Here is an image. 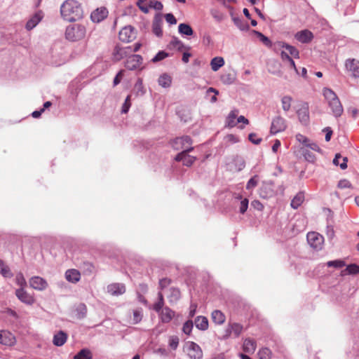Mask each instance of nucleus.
Instances as JSON below:
<instances>
[{
	"mask_svg": "<svg viewBox=\"0 0 359 359\" xmlns=\"http://www.w3.org/2000/svg\"><path fill=\"white\" fill-rule=\"evenodd\" d=\"M178 31L181 34H184L186 36H191L194 33L191 26L185 23L180 24L178 27Z\"/></svg>",
	"mask_w": 359,
	"mask_h": 359,
	"instance_id": "40",
	"label": "nucleus"
},
{
	"mask_svg": "<svg viewBox=\"0 0 359 359\" xmlns=\"http://www.w3.org/2000/svg\"><path fill=\"white\" fill-rule=\"evenodd\" d=\"M195 326L200 330H206L208 328V320L206 317L198 316L195 319Z\"/></svg>",
	"mask_w": 359,
	"mask_h": 359,
	"instance_id": "32",
	"label": "nucleus"
},
{
	"mask_svg": "<svg viewBox=\"0 0 359 359\" xmlns=\"http://www.w3.org/2000/svg\"><path fill=\"white\" fill-rule=\"evenodd\" d=\"M134 93L136 96H142L145 93L142 79L139 78L134 86Z\"/></svg>",
	"mask_w": 359,
	"mask_h": 359,
	"instance_id": "37",
	"label": "nucleus"
},
{
	"mask_svg": "<svg viewBox=\"0 0 359 359\" xmlns=\"http://www.w3.org/2000/svg\"><path fill=\"white\" fill-rule=\"evenodd\" d=\"M232 20L235 24V25L241 30V31H248L250 29V26L247 22H244L242 19L238 17H233Z\"/></svg>",
	"mask_w": 359,
	"mask_h": 359,
	"instance_id": "33",
	"label": "nucleus"
},
{
	"mask_svg": "<svg viewBox=\"0 0 359 359\" xmlns=\"http://www.w3.org/2000/svg\"><path fill=\"white\" fill-rule=\"evenodd\" d=\"M258 182H259V177H258V175H255V176L251 177L247 182L246 189L247 190L253 189L255 187L257 186Z\"/></svg>",
	"mask_w": 359,
	"mask_h": 359,
	"instance_id": "48",
	"label": "nucleus"
},
{
	"mask_svg": "<svg viewBox=\"0 0 359 359\" xmlns=\"http://www.w3.org/2000/svg\"><path fill=\"white\" fill-rule=\"evenodd\" d=\"M149 8H151L156 11H161L163 6L161 1L156 0H151L149 2Z\"/></svg>",
	"mask_w": 359,
	"mask_h": 359,
	"instance_id": "56",
	"label": "nucleus"
},
{
	"mask_svg": "<svg viewBox=\"0 0 359 359\" xmlns=\"http://www.w3.org/2000/svg\"><path fill=\"white\" fill-rule=\"evenodd\" d=\"M297 114L299 122L304 125L307 126L310 121L309 107L307 102H302L299 109L297 110Z\"/></svg>",
	"mask_w": 359,
	"mask_h": 359,
	"instance_id": "7",
	"label": "nucleus"
},
{
	"mask_svg": "<svg viewBox=\"0 0 359 359\" xmlns=\"http://www.w3.org/2000/svg\"><path fill=\"white\" fill-rule=\"evenodd\" d=\"M15 343V338L9 331H0V344L6 346H12Z\"/></svg>",
	"mask_w": 359,
	"mask_h": 359,
	"instance_id": "16",
	"label": "nucleus"
},
{
	"mask_svg": "<svg viewBox=\"0 0 359 359\" xmlns=\"http://www.w3.org/2000/svg\"><path fill=\"white\" fill-rule=\"evenodd\" d=\"M124 72H125V71L123 69L120 70L118 72V74H116V76L114 79V81H113L114 86H116V85H118L121 82V79L123 76Z\"/></svg>",
	"mask_w": 359,
	"mask_h": 359,
	"instance_id": "62",
	"label": "nucleus"
},
{
	"mask_svg": "<svg viewBox=\"0 0 359 359\" xmlns=\"http://www.w3.org/2000/svg\"><path fill=\"white\" fill-rule=\"evenodd\" d=\"M286 128V122L285 120L280 116H276L271 122V133L275 135L278 133L284 131Z\"/></svg>",
	"mask_w": 359,
	"mask_h": 359,
	"instance_id": "9",
	"label": "nucleus"
},
{
	"mask_svg": "<svg viewBox=\"0 0 359 359\" xmlns=\"http://www.w3.org/2000/svg\"><path fill=\"white\" fill-rule=\"evenodd\" d=\"M326 265H327L328 267L340 269L345 266V262L343 260L337 259L334 261H328Z\"/></svg>",
	"mask_w": 359,
	"mask_h": 359,
	"instance_id": "51",
	"label": "nucleus"
},
{
	"mask_svg": "<svg viewBox=\"0 0 359 359\" xmlns=\"http://www.w3.org/2000/svg\"><path fill=\"white\" fill-rule=\"evenodd\" d=\"M17 283L18 285L20 286V288H24L25 287L26 282L22 273L17 276Z\"/></svg>",
	"mask_w": 359,
	"mask_h": 359,
	"instance_id": "63",
	"label": "nucleus"
},
{
	"mask_svg": "<svg viewBox=\"0 0 359 359\" xmlns=\"http://www.w3.org/2000/svg\"><path fill=\"white\" fill-rule=\"evenodd\" d=\"M252 32L259 38V39L267 47H272L273 44L271 41L260 32L253 30Z\"/></svg>",
	"mask_w": 359,
	"mask_h": 359,
	"instance_id": "41",
	"label": "nucleus"
},
{
	"mask_svg": "<svg viewBox=\"0 0 359 359\" xmlns=\"http://www.w3.org/2000/svg\"><path fill=\"white\" fill-rule=\"evenodd\" d=\"M86 28L81 24H72L67 27L65 31V37L71 41H76L84 38L86 35Z\"/></svg>",
	"mask_w": 359,
	"mask_h": 359,
	"instance_id": "3",
	"label": "nucleus"
},
{
	"mask_svg": "<svg viewBox=\"0 0 359 359\" xmlns=\"http://www.w3.org/2000/svg\"><path fill=\"white\" fill-rule=\"evenodd\" d=\"M224 65V60L222 57H215L212 59L210 66L214 72L217 71L220 67Z\"/></svg>",
	"mask_w": 359,
	"mask_h": 359,
	"instance_id": "34",
	"label": "nucleus"
},
{
	"mask_svg": "<svg viewBox=\"0 0 359 359\" xmlns=\"http://www.w3.org/2000/svg\"><path fill=\"white\" fill-rule=\"evenodd\" d=\"M189 152V151H181L175 157V160L179 162L182 161L183 165L185 166H191L196 160V157L189 155L188 154Z\"/></svg>",
	"mask_w": 359,
	"mask_h": 359,
	"instance_id": "12",
	"label": "nucleus"
},
{
	"mask_svg": "<svg viewBox=\"0 0 359 359\" xmlns=\"http://www.w3.org/2000/svg\"><path fill=\"white\" fill-rule=\"evenodd\" d=\"M184 351L189 359H203V351L200 346L194 341L186 342Z\"/></svg>",
	"mask_w": 359,
	"mask_h": 359,
	"instance_id": "5",
	"label": "nucleus"
},
{
	"mask_svg": "<svg viewBox=\"0 0 359 359\" xmlns=\"http://www.w3.org/2000/svg\"><path fill=\"white\" fill-rule=\"evenodd\" d=\"M344 272L351 274V275H356L359 273V266L355 264H348L346 266V269H344Z\"/></svg>",
	"mask_w": 359,
	"mask_h": 359,
	"instance_id": "47",
	"label": "nucleus"
},
{
	"mask_svg": "<svg viewBox=\"0 0 359 359\" xmlns=\"http://www.w3.org/2000/svg\"><path fill=\"white\" fill-rule=\"evenodd\" d=\"M239 111L236 109H234L230 111L226 120V123L228 127L233 128L236 126L237 123L235 121V119Z\"/></svg>",
	"mask_w": 359,
	"mask_h": 359,
	"instance_id": "29",
	"label": "nucleus"
},
{
	"mask_svg": "<svg viewBox=\"0 0 359 359\" xmlns=\"http://www.w3.org/2000/svg\"><path fill=\"white\" fill-rule=\"evenodd\" d=\"M212 93H214V95L211 96V97L210 98V101L212 103H215L217 100V95L219 94V91L215 88L210 87L206 91V96H209L210 94Z\"/></svg>",
	"mask_w": 359,
	"mask_h": 359,
	"instance_id": "53",
	"label": "nucleus"
},
{
	"mask_svg": "<svg viewBox=\"0 0 359 359\" xmlns=\"http://www.w3.org/2000/svg\"><path fill=\"white\" fill-rule=\"evenodd\" d=\"M81 274L76 269H68L65 272V278L67 281L76 283L80 280Z\"/></svg>",
	"mask_w": 359,
	"mask_h": 359,
	"instance_id": "21",
	"label": "nucleus"
},
{
	"mask_svg": "<svg viewBox=\"0 0 359 359\" xmlns=\"http://www.w3.org/2000/svg\"><path fill=\"white\" fill-rule=\"evenodd\" d=\"M307 242L311 248L318 249L323 243V237L317 232H308Z\"/></svg>",
	"mask_w": 359,
	"mask_h": 359,
	"instance_id": "11",
	"label": "nucleus"
},
{
	"mask_svg": "<svg viewBox=\"0 0 359 359\" xmlns=\"http://www.w3.org/2000/svg\"><path fill=\"white\" fill-rule=\"evenodd\" d=\"M233 163L238 172L243 170L245 167V162L242 157L236 156L233 159Z\"/></svg>",
	"mask_w": 359,
	"mask_h": 359,
	"instance_id": "46",
	"label": "nucleus"
},
{
	"mask_svg": "<svg viewBox=\"0 0 359 359\" xmlns=\"http://www.w3.org/2000/svg\"><path fill=\"white\" fill-rule=\"evenodd\" d=\"M76 313H77V318L81 319L85 317L87 313V307H86L85 304H80L76 308Z\"/></svg>",
	"mask_w": 359,
	"mask_h": 359,
	"instance_id": "50",
	"label": "nucleus"
},
{
	"mask_svg": "<svg viewBox=\"0 0 359 359\" xmlns=\"http://www.w3.org/2000/svg\"><path fill=\"white\" fill-rule=\"evenodd\" d=\"M15 295H17L18 300L27 305L34 304V296L26 292L24 288H20L15 290Z\"/></svg>",
	"mask_w": 359,
	"mask_h": 359,
	"instance_id": "13",
	"label": "nucleus"
},
{
	"mask_svg": "<svg viewBox=\"0 0 359 359\" xmlns=\"http://www.w3.org/2000/svg\"><path fill=\"white\" fill-rule=\"evenodd\" d=\"M292 102V98L289 95H285L281 98L282 108L284 111L287 112L290 109Z\"/></svg>",
	"mask_w": 359,
	"mask_h": 359,
	"instance_id": "42",
	"label": "nucleus"
},
{
	"mask_svg": "<svg viewBox=\"0 0 359 359\" xmlns=\"http://www.w3.org/2000/svg\"><path fill=\"white\" fill-rule=\"evenodd\" d=\"M164 304L165 301H163V293L160 292L158 293V302L154 304L153 309L155 310L156 312L159 313V311L163 309Z\"/></svg>",
	"mask_w": 359,
	"mask_h": 359,
	"instance_id": "43",
	"label": "nucleus"
},
{
	"mask_svg": "<svg viewBox=\"0 0 359 359\" xmlns=\"http://www.w3.org/2000/svg\"><path fill=\"white\" fill-rule=\"evenodd\" d=\"M257 355H259V359H271V351L268 348L264 347L259 349V352H257Z\"/></svg>",
	"mask_w": 359,
	"mask_h": 359,
	"instance_id": "45",
	"label": "nucleus"
},
{
	"mask_svg": "<svg viewBox=\"0 0 359 359\" xmlns=\"http://www.w3.org/2000/svg\"><path fill=\"white\" fill-rule=\"evenodd\" d=\"M305 196L304 191L298 192L292 199L290 206L292 208L297 210L304 201Z\"/></svg>",
	"mask_w": 359,
	"mask_h": 359,
	"instance_id": "25",
	"label": "nucleus"
},
{
	"mask_svg": "<svg viewBox=\"0 0 359 359\" xmlns=\"http://www.w3.org/2000/svg\"><path fill=\"white\" fill-rule=\"evenodd\" d=\"M160 318L163 323H168L175 316V312L168 307H164L160 311Z\"/></svg>",
	"mask_w": 359,
	"mask_h": 359,
	"instance_id": "22",
	"label": "nucleus"
},
{
	"mask_svg": "<svg viewBox=\"0 0 359 359\" xmlns=\"http://www.w3.org/2000/svg\"><path fill=\"white\" fill-rule=\"evenodd\" d=\"M119 39L125 43H128L135 38L134 28L130 26L124 27L118 33Z\"/></svg>",
	"mask_w": 359,
	"mask_h": 359,
	"instance_id": "8",
	"label": "nucleus"
},
{
	"mask_svg": "<svg viewBox=\"0 0 359 359\" xmlns=\"http://www.w3.org/2000/svg\"><path fill=\"white\" fill-rule=\"evenodd\" d=\"M165 18L166 22L170 25H175L177 23V20L172 13H167L165 15Z\"/></svg>",
	"mask_w": 359,
	"mask_h": 359,
	"instance_id": "60",
	"label": "nucleus"
},
{
	"mask_svg": "<svg viewBox=\"0 0 359 359\" xmlns=\"http://www.w3.org/2000/svg\"><path fill=\"white\" fill-rule=\"evenodd\" d=\"M351 186V184L347 180H341L338 183V187L341 189L349 188Z\"/></svg>",
	"mask_w": 359,
	"mask_h": 359,
	"instance_id": "64",
	"label": "nucleus"
},
{
	"mask_svg": "<svg viewBox=\"0 0 359 359\" xmlns=\"http://www.w3.org/2000/svg\"><path fill=\"white\" fill-rule=\"evenodd\" d=\"M29 287L35 290L44 291L48 288V282L40 276H34L29 279Z\"/></svg>",
	"mask_w": 359,
	"mask_h": 359,
	"instance_id": "10",
	"label": "nucleus"
},
{
	"mask_svg": "<svg viewBox=\"0 0 359 359\" xmlns=\"http://www.w3.org/2000/svg\"><path fill=\"white\" fill-rule=\"evenodd\" d=\"M170 44L179 50H182L184 47L183 43L177 37L172 38Z\"/></svg>",
	"mask_w": 359,
	"mask_h": 359,
	"instance_id": "54",
	"label": "nucleus"
},
{
	"mask_svg": "<svg viewBox=\"0 0 359 359\" xmlns=\"http://www.w3.org/2000/svg\"><path fill=\"white\" fill-rule=\"evenodd\" d=\"M143 318V311L142 308L133 309L132 316L130 317V323L137 325L140 323Z\"/></svg>",
	"mask_w": 359,
	"mask_h": 359,
	"instance_id": "23",
	"label": "nucleus"
},
{
	"mask_svg": "<svg viewBox=\"0 0 359 359\" xmlns=\"http://www.w3.org/2000/svg\"><path fill=\"white\" fill-rule=\"evenodd\" d=\"M108 13L105 7L98 8L91 13L90 18L93 22L99 23L107 17Z\"/></svg>",
	"mask_w": 359,
	"mask_h": 359,
	"instance_id": "15",
	"label": "nucleus"
},
{
	"mask_svg": "<svg viewBox=\"0 0 359 359\" xmlns=\"http://www.w3.org/2000/svg\"><path fill=\"white\" fill-rule=\"evenodd\" d=\"M294 38L302 43H308L313 39V34L311 31L304 29L297 32L294 35Z\"/></svg>",
	"mask_w": 359,
	"mask_h": 359,
	"instance_id": "18",
	"label": "nucleus"
},
{
	"mask_svg": "<svg viewBox=\"0 0 359 359\" xmlns=\"http://www.w3.org/2000/svg\"><path fill=\"white\" fill-rule=\"evenodd\" d=\"M280 48H285L289 52L290 55L295 58L299 57V52L294 46L289 45L283 41H277L274 43L273 49L276 50Z\"/></svg>",
	"mask_w": 359,
	"mask_h": 359,
	"instance_id": "14",
	"label": "nucleus"
},
{
	"mask_svg": "<svg viewBox=\"0 0 359 359\" xmlns=\"http://www.w3.org/2000/svg\"><path fill=\"white\" fill-rule=\"evenodd\" d=\"M107 292L111 295H122L126 292V286L122 283H111L107 286Z\"/></svg>",
	"mask_w": 359,
	"mask_h": 359,
	"instance_id": "19",
	"label": "nucleus"
},
{
	"mask_svg": "<svg viewBox=\"0 0 359 359\" xmlns=\"http://www.w3.org/2000/svg\"><path fill=\"white\" fill-rule=\"evenodd\" d=\"M249 140L254 144H259L262 140L261 137H259L256 133H252L248 135Z\"/></svg>",
	"mask_w": 359,
	"mask_h": 359,
	"instance_id": "57",
	"label": "nucleus"
},
{
	"mask_svg": "<svg viewBox=\"0 0 359 359\" xmlns=\"http://www.w3.org/2000/svg\"><path fill=\"white\" fill-rule=\"evenodd\" d=\"M272 184H264L260 189V196L263 198H268L273 194V190L271 187Z\"/></svg>",
	"mask_w": 359,
	"mask_h": 359,
	"instance_id": "36",
	"label": "nucleus"
},
{
	"mask_svg": "<svg viewBox=\"0 0 359 359\" xmlns=\"http://www.w3.org/2000/svg\"><path fill=\"white\" fill-rule=\"evenodd\" d=\"M243 330V327H242L241 325L234 323L229 324V328H227V332H229V335L231 333H233L234 337H238V336L241 335Z\"/></svg>",
	"mask_w": 359,
	"mask_h": 359,
	"instance_id": "27",
	"label": "nucleus"
},
{
	"mask_svg": "<svg viewBox=\"0 0 359 359\" xmlns=\"http://www.w3.org/2000/svg\"><path fill=\"white\" fill-rule=\"evenodd\" d=\"M170 284V278H162L160 280V283H158V285H160V289L163 290Z\"/></svg>",
	"mask_w": 359,
	"mask_h": 359,
	"instance_id": "61",
	"label": "nucleus"
},
{
	"mask_svg": "<svg viewBox=\"0 0 359 359\" xmlns=\"http://www.w3.org/2000/svg\"><path fill=\"white\" fill-rule=\"evenodd\" d=\"M192 328H193V323L191 320L187 321L185 323H184L183 328H182L184 334H185L187 335H189Z\"/></svg>",
	"mask_w": 359,
	"mask_h": 359,
	"instance_id": "58",
	"label": "nucleus"
},
{
	"mask_svg": "<svg viewBox=\"0 0 359 359\" xmlns=\"http://www.w3.org/2000/svg\"><path fill=\"white\" fill-rule=\"evenodd\" d=\"M211 318H212L213 323L218 325H222L225 322V316L219 310L213 311L211 313Z\"/></svg>",
	"mask_w": 359,
	"mask_h": 359,
	"instance_id": "31",
	"label": "nucleus"
},
{
	"mask_svg": "<svg viewBox=\"0 0 359 359\" xmlns=\"http://www.w3.org/2000/svg\"><path fill=\"white\" fill-rule=\"evenodd\" d=\"M179 345V338L177 336H171L169 338V346L172 350H176Z\"/></svg>",
	"mask_w": 359,
	"mask_h": 359,
	"instance_id": "55",
	"label": "nucleus"
},
{
	"mask_svg": "<svg viewBox=\"0 0 359 359\" xmlns=\"http://www.w3.org/2000/svg\"><path fill=\"white\" fill-rule=\"evenodd\" d=\"M323 91L333 116L336 118L340 117L343 114L344 109L336 93L328 88H324Z\"/></svg>",
	"mask_w": 359,
	"mask_h": 359,
	"instance_id": "2",
	"label": "nucleus"
},
{
	"mask_svg": "<svg viewBox=\"0 0 359 359\" xmlns=\"http://www.w3.org/2000/svg\"><path fill=\"white\" fill-rule=\"evenodd\" d=\"M257 349V341L250 338H247L243 341V350L245 353L252 354Z\"/></svg>",
	"mask_w": 359,
	"mask_h": 359,
	"instance_id": "20",
	"label": "nucleus"
},
{
	"mask_svg": "<svg viewBox=\"0 0 359 359\" xmlns=\"http://www.w3.org/2000/svg\"><path fill=\"white\" fill-rule=\"evenodd\" d=\"M143 62V58L140 55L135 54L128 56L125 62V67L130 71L136 69H142L141 67Z\"/></svg>",
	"mask_w": 359,
	"mask_h": 359,
	"instance_id": "6",
	"label": "nucleus"
},
{
	"mask_svg": "<svg viewBox=\"0 0 359 359\" xmlns=\"http://www.w3.org/2000/svg\"><path fill=\"white\" fill-rule=\"evenodd\" d=\"M127 56L126 50L119 46H116L113 51V58L116 61H119Z\"/></svg>",
	"mask_w": 359,
	"mask_h": 359,
	"instance_id": "30",
	"label": "nucleus"
},
{
	"mask_svg": "<svg viewBox=\"0 0 359 359\" xmlns=\"http://www.w3.org/2000/svg\"><path fill=\"white\" fill-rule=\"evenodd\" d=\"M130 95H128L125 100V102H124L123 106H122L121 112L123 114H126L128 111V110L130 107Z\"/></svg>",
	"mask_w": 359,
	"mask_h": 359,
	"instance_id": "59",
	"label": "nucleus"
},
{
	"mask_svg": "<svg viewBox=\"0 0 359 359\" xmlns=\"http://www.w3.org/2000/svg\"><path fill=\"white\" fill-rule=\"evenodd\" d=\"M192 140L189 136L185 135L175 138L172 142V146L175 150H182V151H191L194 147H191Z\"/></svg>",
	"mask_w": 359,
	"mask_h": 359,
	"instance_id": "4",
	"label": "nucleus"
},
{
	"mask_svg": "<svg viewBox=\"0 0 359 359\" xmlns=\"http://www.w3.org/2000/svg\"><path fill=\"white\" fill-rule=\"evenodd\" d=\"M0 274L4 278H11L12 273L8 266L2 259H0Z\"/></svg>",
	"mask_w": 359,
	"mask_h": 359,
	"instance_id": "39",
	"label": "nucleus"
},
{
	"mask_svg": "<svg viewBox=\"0 0 359 359\" xmlns=\"http://www.w3.org/2000/svg\"><path fill=\"white\" fill-rule=\"evenodd\" d=\"M162 26V20L161 16L156 15L154 18L153 24H152V31L153 33L158 37H161L163 36V31L161 29Z\"/></svg>",
	"mask_w": 359,
	"mask_h": 359,
	"instance_id": "24",
	"label": "nucleus"
},
{
	"mask_svg": "<svg viewBox=\"0 0 359 359\" xmlns=\"http://www.w3.org/2000/svg\"><path fill=\"white\" fill-rule=\"evenodd\" d=\"M346 69L351 72L353 77H359V61L355 59H348L345 62Z\"/></svg>",
	"mask_w": 359,
	"mask_h": 359,
	"instance_id": "17",
	"label": "nucleus"
},
{
	"mask_svg": "<svg viewBox=\"0 0 359 359\" xmlns=\"http://www.w3.org/2000/svg\"><path fill=\"white\" fill-rule=\"evenodd\" d=\"M61 15L64 20L73 22L83 17V9L76 0H66L60 7Z\"/></svg>",
	"mask_w": 359,
	"mask_h": 359,
	"instance_id": "1",
	"label": "nucleus"
},
{
	"mask_svg": "<svg viewBox=\"0 0 359 359\" xmlns=\"http://www.w3.org/2000/svg\"><path fill=\"white\" fill-rule=\"evenodd\" d=\"M238 198L241 199L240 205H239V212L241 214H244L248 208V198H242L241 196H239Z\"/></svg>",
	"mask_w": 359,
	"mask_h": 359,
	"instance_id": "49",
	"label": "nucleus"
},
{
	"mask_svg": "<svg viewBox=\"0 0 359 359\" xmlns=\"http://www.w3.org/2000/svg\"><path fill=\"white\" fill-rule=\"evenodd\" d=\"M158 82L159 86H162L163 88H168L171 85L172 79L169 75L167 74H163L158 78Z\"/></svg>",
	"mask_w": 359,
	"mask_h": 359,
	"instance_id": "38",
	"label": "nucleus"
},
{
	"mask_svg": "<svg viewBox=\"0 0 359 359\" xmlns=\"http://www.w3.org/2000/svg\"><path fill=\"white\" fill-rule=\"evenodd\" d=\"M180 298L181 292L178 288H170L169 294H168V300H169L170 304H176Z\"/></svg>",
	"mask_w": 359,
	"mask_h": 359,
	"instance_id": "26",
	"label": "nucleus"
},
{
	"mask_svg": "<svg viewBox=\"0 0 359 359\" xmlns=\"http://www.w3.org/2000/svg\"><path fill=\"white\" fill-rule=\"evenodd\" d=\"M67 334L64 332L61 331L54 335L53 338V344L56 346H62L66 342Z\"/></svg>",
	"mask_w": 359,
	"mask_h": 359,
	"instance_id": "28",
	"label": "nucleus"
},
{
	"mask_svg": "<svg viewBox=\"0 0 359 359\" xmlns=\"http://www.w3.org/2000/svg\"><path fill=\"white\" fill-rule=\"evenodd\" d=\"M41 15L39 14H35L26 23L25 27L27 30H31L34 28L41 20Z\"/></svg>",
	"mask_w": 359,
	"mask_h": 359,
	"instance_id": "35",
	"label": "nucleus"
},
{
	"mask_svg": "<svg viewBox=\"0 0 359 359\" xmlns=\"http://www.w3.org/2000/svg\"><path fill=\"white\" fill-rule=\"evenodd\" d=\"M74 359H92V353L89 349H83L74 355Z\"/></svg>",
	"mask_w": 359,
	"mask_h": 359,
	"instance_id": "44",
	"label": "nucleus"
},
{
	"mask_svg": "<svg viewBox=\"0 0 359 359\" xmlns=\"http://www.w3.org/2000/svg\"><path fill=\"white\" fill-rule=\"evenodd\" d=\"M168 55H169L168 53H166L165 51L161 50L151 59V62L155 63V62L161 61L163 59L168 57Z\"/></svg>",
	"mask_w": 359,
	"mask_h": 359,
	"instance_id": "52",
	"label": "nucleus"
}]
</instances>
